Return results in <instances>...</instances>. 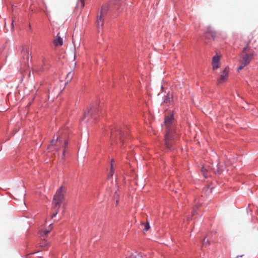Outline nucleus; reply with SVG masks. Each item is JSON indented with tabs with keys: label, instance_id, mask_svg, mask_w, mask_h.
Masks as SVG:
<instances>
[{
	"label": "nucleus",
	"instance_id": "1",
	"mask_svg": "<svg viewBox=\"0 0 258 258\" xmlns=\"http://www.w3.org/2000/svg\"><path fill=\"white\" fill-rule=\"evenodd\" d=\"M173 115L171 114L165 117L164 124L166 126V134L165 142L166 147L170 149L173 144V141L177 138V134L175 133L174 127L172 125Z\"/></svg>",
	"mask_w": 258,
	"mask_h": 258
},
{
	"label": "nucleus",
	"instance_id": "2",
	"mask_svg": "<svg viewBox=\"0 0 258 258\" xmlns=\"http://www.w3.org/2000/svg\"><path fill=\"white\" fill-rule=\"evenodd\" d=\"M66 188L61 186L56 191L53 199V205L54 208H59L60 203L64 199Z\"/></svg>",
	"mask_w": 258,
	"mask_h": 258
},
{
	"label": "nucleus",
	"instance_id": "3",
	"mask_svg": "<svg viewBox=\"0 0 258 258\" xmlns=\"http://www.w3.org/2000/svg\"><path fill=\"white\" fill-rule=\"evenodd\" d=\"M21 53L23 57V59L21 62V69H25L26 67L29 66L30 54L28 49L25 47L23 48Z\"/></svg>",
	"mask_w": 258,
	"mask_h": 258
},
{
	"label": "nucleus",
	"instance_id": "4",
	"mask_svg": "<svg viewBox=\"0 0 258 258\" xmlns=\"http://www.w3.org/2000/svg\"><path fill=\"white\" fill-rule=\"evenodd\" d=\"M255 55V53L253 52L251 53L245 54L243 56L241 60V64L237 68V71L239 72L243 68L247 65L250 61L253 58V56Z\"/></svg>",
	"mask_w": 258,
	"mask_h": 258
},
{
	"label": "nucleus",
	"instance_id": "5",
	"mask_svg": "<svg viewBox=\"0 0 258 258\" xmlns=\"http://www.w3.org/2000/svg\"><path fill=\"white\" fill-rule=\"evenodd\" d=\"M255 41L253 40V36L250 34L247 37V39L245 41V46L243 47L242 52H245L247 51L251 50L252 48H255L254 43Z\"/></svg>",
	"mask_w": 258,
	"mask_h": 258
},
{
	"label": "nucleus",
	"instance_id": "6",
	"mask_svg": "<svg viewBox=\"0 0 258 258\" xmlns=\"http://www.w3.org/2000/svg\"><path fill=\"white\" fill-rule=\"evenodd\" d=\"M229 69L228 67H226L221 72L219 79L217 81L218 84H221L226 82L228 79L229 76Z\"/></svg>",
	"mask_w": 258,
	"mask_h": 258
},
{
	"label": "nucleus",
	"instance_id": "7",
	"mask_svg": "<svg viewBox=\"0 0 258 258\" xmlns=\"http://www.w3.org/2000/svg\"><path fill=\"white\" fill-rule=\"evenodd\" d=\"M220 58L221 56L217 54L213 57L212 66L214 70H216L220 67Z\"/></svg>",
	"mask_w": 258,
	"mask_h": 258
},
{
	"label": "nucleus",
	"instance_id": "8",
	"mask_svg": "<svg viewBox=\"0 0 258 258\" xmlns=\"http://www.w3.org/2000/svg\"><path fill=\"white\" fill-rule=\"evenodd\" d=\"M111 138H117L121 143L124 141V134H123L119 130L116 131H112L111 133Z\"/></svg>",
	"mask_w": 258,
	"mask_h": 258
},
{
	"label": "nucleus",
	"instance_id": "9",
	"mask_svg": "<svg viewBox=\"0 0 258 258\" xmlns=\"http://www.w3.org/2000/svg\"><path fill=\"white\" fill-rule=\"evenodd\" d=\"M104 16L100 15H98L96 20V25L98 28V31L99 32L100 29L103 27L104 24Z\"/></svg>",
	"mask_w": 258,
	"mask_h": 258
},
{
	"label": "nucleus",
	"instance_id": "10",
	"mask_svg": "<svg viewBox=\"0 0 258 258\" xmlns=\"http://www.w3.org/2000/svg\"><path fill=\"white\" fill-rule=\"evenodd\" d=\"M53 44L55 46H60L63 44V40L60 36V33H58L55 38L53 40Z\"/></svg>",
	"mask_w": 258,
	"mask_h": 258
},
{
	"label": "nucleus",
	"instance_id": "11",
	"mask_svg": "<svg viewBox=\"0 0 258 258\" xmlns=\"http://www.w3.org/2000/svg\"><path fill=\"white\" fill-rule=\"evenodd\" d=\"M108 9H109L108 4H105L104 5H103L101 7L99 15L105 17V16L106 15V14L108 12Z\"/></svg>",
	"mask_w": 258,
	"mask_h": 258
},
{
	"label": "nucleus",
	"instance_id": "12",
	"mask_svg": "<svg viewBox=\"0 0 258 258\" xmlns=\"http://www.w3.org/2000/svg\"><path fill=\"white\" fill-rule=\"evenodd\" d=\"M211 37L212 39L214 40H215L216 37V33L211 29H209L208 30L207 32L206 33V37Z\"/></svg>",
	"mask_w": 258,
	"mask_h": 258
},
{
	"label": "nucleus",
	"instance_id": "13",
	"mask_svg": "<svg viewBox=\"0 0 258 258\" xmlns=\"http://www.w3.org/2000/svg\"><path fill=\"white\" fill-rule=\"evenodd\" d=\"M172 97H171L169 95H167V96H166L164 100V103L166 104L167 105H169V104H170L171 102H172Z\"/></svg>",
	"mask_w": 258,
	"mask_h": 258
},
{
	"label": "nucleus",
	"instance_id": "14",
	"mask_svg": "<svg viewBox=\"0 0 258 258\" xmlns=\"http://www.w3.org/2000/svg\"><path fill=\"white\" fill-rule=\"evenodd\" d=\"M52 227L51 225H50L49 229L48 230H44V231L42 232V233H41L40 234L41 236H46L47 235V234L50 232V231L52 230Z\"/></svg>",
	"mask_w": 258,
	"mask_h": 258
},
{
	"label": "nucleus",
	"instance_id": "15",
	"mask_svg": "<svg viewBox=\"0 0 258 258\" xmlns=\"http://www.w3.org/2000/svg\"><path fill=\"white\" fill-rule=\"evenodd\" d=\"M210 168L209 166H203L202 169V171L203 172V175L205 177H207V176L206 175V171H209Z\"/></svg>",
	"mask_w": 258,
	"mask_h": 258
},
{
	"label": "nucleus",
	"instance_id": "16",
	"mask_svg": "<svg viewBox=\"0 0 258 258\" xmlns=\"http://www.w3.org/2000/svg\"><path fill=\"white\" fill-rule=\"evenodd\" d=\"M73 78V74L70 72L68 73L66 77V81L67 82H70Z\"/></svg>",
	"mask_w": 258,
	"mask_h": 258
},
{
	"label": "nucleus",
	"instance_id": "17",
	"mask_svg": "<svg viewBox=\"0 0 258 258\" xmlns=\"http://www.w3.org/2000/svg\"><path fill=\"white\" fill-rule=\"evenodd\" d=\"M142 225L144 226V230L145 231H147L150 228L149 223L148 221L145 223H142Z\"/></svg>",
	"mask_w": 258,
	"mask_h": 258
},
{
	"label": "nucleus",
	"instance_id": "18",
	"mask_svg": "<svg viewBox=\"0 0 258 258\" xmlns=\"http://www.w3.org/2000/svg\"><path fill=\"white\" fill-rule=\"evenodd\" d=\"M57 143H59V144H60V141L59 140L58 137H57L56 138V140H55L54 139H53V140H52V141L51 142V146H54V145H55V144Z\"/></svg>",
	"mask_w": 258,
	"mask_h": 258
},
{
	"label": "nucleus",
	"instance_id": "19",
	"mask_svg": "<svg viewBox=\"0 0 258 258\" xmlns=\"http://www.w3.org/2000/svg\"><path fill=\"white\" fill-rule=\"evenodd\" d=\"M91 109L90 110H88V112L87 113H85L84 115V117L82 118V120H85V118L86 117H88L90 115H91Z\"/></svg>",
	"mask_w": 258,
	"mask_h": 258
},
{
	"label": "nucleus",
	"instance_id": "20",
	"mask_svg": "<svg viewBox=\"0 0 258 258\" xmlns=\"http://www.w3.org/2000/svg\"><path fill=\"white\" fill-rule=\"evenodd\" d=\"M210 244V242L208 239H206V238H204L203 241V246H206Z\"/></svg>",
	"mask_w": 258,
	"mask_h": 258
},
{
	"label": "nucleus",
	"instance_id": "21",
	"mask_svg": "<svg viewBox=\"0 0 258 258\" xmlns=\"http://www.w3.org/2000/svg\"><path fill=\"white\" fill-rule=\"evenodd\" d=\"M112 167H113V165H112V164H111V169H110L109 175L108 176L109 178L113 176V170H112Z\"/></svg>",
	"mask_w": 258,
	"mask_h": 258
},
{
	"label": "nucleus",
	"instance_id": "22",
	"mask_svg": "<svg viewBox=\"0 0 258 258\" xmlns=\"http://www.w3.org/2000/svg\"><path fill=\"white\" fill-rule=\"evenodd\" d=\"M53 208H55L54 207H53ZM56 208V210L54 214H53L52 215V216H51V218H54V217H55V216H56V215L57 214V213H58V209H59V208Z\"/></svg>",
	"mask_w": 258,
	"mask_h": 258
},
{
	"label": "nucleus",
	"instance_id": "23",
	"mask_svg": "<svg viewBox=\"0 0 258 258\" xmlns=\"http://www.w3.org/2000/svg\"><path fill=\"white\" fill-rule=\"evenodd\" d=\"M80 1L81 3L82 7H84L85 6L84 0H80Z\"/></svg>",
	"mask_w": 258,
	"mask_h": 258
},
{
	"label": "nucleus",
	"instance_id": "24",
	"mask_svg": "<svg viewBox=\"0 0 258 258\" xmlns=\"http://www.w3.org/2000/svg\"><path fill=\"white\" fill-rule=\"evenodd\" d=\"M68 145V142L66 140L63 141V146L64 148H66Z\"/></svg>",
	"mask_w": 258,
	"mask_h": 258
},
{
	"label": "nucleus",
	"instance_id": "25",
	"mask_svg": "<svg viewBox=\"0 0 258 258\" xmlns=\"http://www.w3.org/2000/svg\"><path fill=\"white\" fill-rule=\"evenodd\" d=\"M43 70V69H40V70H36L35 71V72H36V73H38V72H40V71H42Z\"/></svg>",
	"mask_w": 258,
	"mask_h": 258
},
{
	"label": "nucleus",
	"instance_id": "26",
	"mask_svg": "<svg viewBox=\"0 0 258 258\" xmlns=\"http://www.w3.org/2000/svg\"><path fill=\"white\" fill-rule=\"evenodd\" d=\"M255 236L257 237V238H258V229H257L256 231V233H255Z\"/></svg>",
	"mask_w": 258,
	"mask_h": 258
},
{
	"label": "nucleus",
	"instance_id": "27",
	"mask_svg": "<svg viewBox=\"0 0 258 258\" xmlns=\"http://www.w3.org/2000/svg\"><path fill=\"white\" fill-rule=\"evenodd\" d=\"M14 21H12L11 25H12V29H13L14 25H13Z\"/></svg>",
	"mask_w": 258,
	"mask_h": 258
},
{
	"label": "nucleus",
	"instance_id": "28",
	"mask_svg": "<svg viewBox=\"0 0 258 258\" xmlns=\"http://www.w3.org/2000/svg\"><path fill=\"white\" fill-rule=\"evenodd\" d=\"M64 153H65V150H64L63 152V156H64Z\"/></svg>",
	"mask_w": 258,
	"mask_h": 258
},
{
	"label": "nucleus",
	"instance_id": "29",
	"mask_svg": "<svg viewBox=\"0 0 258 258\" xmlns=\"http://www.w3.org/2000/svg\"><path fill=\"white\" fill-rule=\"evenodd\" d=\"M30 75H31V74H30V72L29 73V77L30 78Z\"/></svg>",
	"mask_w": 258,
	"mask_h": 258
}]
</instances>
